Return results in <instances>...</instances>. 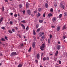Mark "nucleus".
Returning a JSON list of instances; mask_svg holds the SVG:
<instances>
[{
	"label": "nucleus",
	"mask_w": 67,
	"mask_h": 67,
	"mask_svg": "<svg viewBox=\"0 0 67 67\" xmlns=\"http://www.w3.org/2000/svg\"><path fill=\"white\" fill-rule=\"evenodd\" d=\"M45 47V43L42 44L40 47V49L41 51H44V48Z\"/></svg>",
	"instance_id": "f257e3e1"
},
{
	"label": "nucleus",
	"mask_w": 67,
	"mask_h": 67,
	"mask_svg": "<svg viewBox=\"0 0 67 67\" xmlns=\"http://www.w3.org/2000/svg\"><path fill=\"white\" fill-rule=\"evenodd\" d=\"M59 7L61 8H63V9H64L65 8V7L64 6V5L62 4V3H60V4Z\"/></svg>",
	"instance_id": "f03ea898"
},
{
	"label": "nucleus",
	"mask_w": 67,
	"mask_h": 67,
	"mask_svg": "<svg viewBox=\"0 0 67 67\" xmlns=\"http://www.w3.org/2000/svg\"><path fill=\"white\" fill-rule=\"evenodd\" d=\"M44 38H45V36H42V37L41 38V42H43V41H44Z\"/></svg>",
	"instance_id": "7ed1b4c3"
},
{
	"label": "nucleus",
	"mask_w": 67,
	"mask_h": 67,
	"mask_svg": "<svg viewBox=\"0 0 67 67\" xmlns=\"http://www.w3.org/2000/svg\"><path fill=\"white\" fill-rule=\"evenodd\" d=\"M16 53L15 52H14L12 53L10 55L11 56H13L14 55H16Z\"/></svg>",
	"instance_id": "20e7f679"
},
{
	"label": "nucleus",
	"mask_w": 67,
	"mask_h": 67,
	"mask_svg": "<svg viewBox=\"0 0 67 67\" xmlns=\"http://www.w3.org/2000/svg\"><path fill=\"white\" fill-rule=\"evenodd\" d=\"M44 35V33L43 32L42 33L41 32L39 34V37H41L42 36V35Z\"/></svg>",
	"instance_id": "39448f33"
},
{
	"label": "nucleus",
	"mask_w": 67,
	"mask_h": 67,
	"mask_svg": "<svg viewBox=\"0 0 67 67\" xmlns=\"http://www.w3.org/2000/svg\"><path fill=\"white\" fill-rule=\"evenodd\" d=\"M57 49L59 50V49H60V45H58L57 46Z\"/></svg>",
	"instance_id": "423d86ee"
},
{
	"label": "nucleus",
	"mask_w": 67,
	"mask_h": 67,
	"mask_svg": "<svg viewBox=\"0 0 67 67\" xmlns=\"http://www.w3.org/2000/svg\"><path fill=\"white\" fill-rule=\"evenodd\" d=\"M40 54H38L37 55V59H38L40 58Z\"/></svg>",
	"instance_id": "0eeeda50"
},
{
	"label": "nucleus",
	"mask_w": 67,
	"mask_h": 67,
	"mask_svg": "<svg viewBox=\"0 0 67 67\" xmlns=\"http://www.w3.org/2000/svg\"><path fill=\"white\" fill-rule=\"evenodd\" d=\"M35 42H34L32 44V47L33 48L35 47Z\"/></svg>",
	"instance_id": "6e6552de"
},
{
	"label": "nucleus",
	"mask_w": 67,
	"mask_h": 67,
	"mask_svg": "<svg viewBox=\"0 0 67 67\" xmlns=\"http://www.w3.org/2000/svg\"><path fill=\"white\" fill-rule=\"evenodd\" d=\"M39 12H41L42 11V8H39L38 9Z\"/></svg>",
	"instance_id": "1a4fd4ad"
},
{
	"label": "nucleus",
	"mask_w": 67,
	"mask_h": 67,
	"mask_svg": "<svg viewBox=\"0 0 67 67\" xmlns=\"http://www.w3.org/2000/svg\"><path fill=\"white\" fill-rule=\"evenodd\" d=\"M60 30V27L58 26L57 28V31H59Z\"/></svg>",
	"instance_id": "9d476101"
},
{
	"label": "nucleus",
	"mask_w": 67,
	"mask_h": 67,
	"mask_svg": "<svg viewBox=\"0 0 67 67\" xmlns=\"http://www.w3.org/2000/svg\"><path fill=\"white\" fill-rule=\"evenodd\" d=\"M52 21L53 22H54V21H56V18L55 17H54L52 19Z\"/></svg>",
	"instance_id": "9b49d317"
},
{
	"label": "nucleus",
	"mask_w": 67,
	"mask_h": 67,
	"mask_svg": "<svg viewBox=\"0 0 67 67\" xmlns=\"http://www.w3.org/2000/svg\"><path fill=\"white\" fill-rule=\"evenodd\" d=\"M33 33L34 35H36V33L35 32V30H33Z\"/></svg>",
	"instance_id": "f8f14e48"
},
{
	"label": "nucleus",
	"mask_w": 67,
	"mask_h": 67,
	"mask_svg": "<svg viewBox=\"0 0 67 67\" xmlns=\"http://www.w3.org/2000/svg\"><path fill=\"white\" fill-rule=\"evenodd\" d=\"M21 26H22V27L24 29H25V26H24V25L23 24H21Z\"/></svg>",
	"instance_id": "ddd939ff"
},
{
	"label": "nucleus",
	"mask_w": 67,
	"mask_h": 67,
	"mask_svg": "<svg viewBox=\"0 0 67 67\" xmlns=\"http://www.w3.org/2000/svg\"><path fill=\"white\" fill-rule=\"evenodd\" d=\"M58 51H56V53H55V56H57V55H58Z\"/></svg>",
	"instance_id": "4468645a"
},
{
	"label": "nucleus",
	"mask_w": 67,
	"mask_h": 67,
	"mask_svg": "<svg viewBox=\"0 0 67 67\" xmlns=\"http://www.w3.org/2000/svg\"><path fill=\"white\" fill-rule=\"evenodd\" d=\"M27 12L28 13V14H29V15H30L31 14V12H30V11L29 10H27Z\"/></svg>",
	"instance_id": "2eb2a0df"
},
{
	"label": "nucleus",
	"mask_w": 67,
	"mask_h": 67,
	"mask_svg": "<svg viewBox=\"0 0 67 67\" xmlns=\"http://www.w3.org/2000/svg\"><path fill=\"white\" fill-rule=\"evenodd\" d=\"M48 16H52V14L51 13H50L48 15Z\"/></svg>",
	"instance_id": "dca6fc26"
},
{
	"label": "nucleus",
	"mask_w": 67,
	"mask_h": 67,
	"mask_svg": "<svg viewBox=\"0 0 67 67\" xmlns=\"http://www.w3.org/2000/svg\"><path fill=\"white\" fill-rule=\"evenodd\" d=\"M45 6L46 8H48V4H47V3H46L45 4Z\"/></svg>",
	"instance_id": "f3484780"
},
{
	"label": "nucleus",
	"mask_w": 67,
	"mask_h": 67,
	"mask_svg": "<svg viewBox=\"0 0 67 67\" xmlns=\"http://www.w3.org/2000/svg\"><path fill=\"white\" fill-rule=\"evenodd\" d=\"M39 22H40V23H42L43 22V20H39Z\"/></svg>",
	"instance_id": "a211bd4d"
},
{
	"label": "nucleus",
	"mask_w": 67,
	"mask_h": 67,
	"mask_svg": "<svg viewBox=\"0 0 67 67\" xmlns=\"http://www.w3.org/2000/svg\"><path fill=\"white\" fill-rule=\"evenodd\" d=\"M62 16V14H60L59 16V19H60L61 18V17Z\"/></svg>",
	"instance_id": "6ab92c4d"
},
{
	"label": "nucleus",
	"mask_w": 67,
	"mask_h": 67,
	"mask_svg": "<svg viewBox=\"0 0 67 67\" xmlns=\"http://www.w3.org/2000/svg\"><path fill=\"white\" fill-rule=\"evenodd\" d=\"M46 58L45 57H44L43 58V60L44 61H45L46 60Z\"/></svg>",
	"instance_id": "aec40b11"
},
{
	"label": "nucleus",
	"mask_w": 67,
	"mask_h": 67,
	"mask_svg": "<svg viewBox=\"0 0 67 67\" xmlns=\"http://www.w3.org/2000/svg\"><path fill=\"white\" fill-rule=\"evenodd\" d=\"M2 20H3V18H2L0 20V23H1V22L2 21Z\"/></svg>",
	"instance_id": "412c9836"
},
{
	"label": "nucleus",
	"mask_w": 67,
	"mask_h": 67,
	"mask_svg": "<svg viewBox=\"0 0 67 67\" xmlns=\"http://www.w3.org/2000/svg\"><path fill=\"white\" fill-rule=\"evenodd\" d=\"M1 40L3 42V41H5V40L4 39L2 38L1 39Z\"/></svg>",
	"instance_id": "4be33fe9"
},
{
	"label": "nucleus",
	"mask_w": 67,
	"mask_h": 67,
	"mask_svg": "<svg viewBox=\"0 0 67 67\" xmlns=\"http://www.w3.org/2000/svg\"><path fill=\"white\" fill-rule=\"evenodd\" d=\"M19 8H21L22 7V5L21 4H20L19 5Z\"/></svg>",
	"instance_id": "5701e85b"
},
{
	"label": "nucleus",
	"mask_w": 67,
	"mask_h": 67,
	"mask_svg": "<svg viewBox=\"0 0 67 67\" xmlns=\"http://www.w3.org/2000/svg\"><path fill=\"white\" fill-rule=\"evenodd\" d=\"M17 36H19L20 38H21V36H20V34H17Z\"/></svg>",
	"instance_id": "b1692460"
},
{
	"label": "nucleus",
	"mask_w": 67,
	"mask_h": 67,
	"mask_svg": "<svg viewBox=\"0 0 67 67\" xmlns=\"http://www.w3.org/2000/svg\"><path fill=\"white\" fill-rule=\"evenodd\" d=\"M29 5V3H27L26 4V8H28Z\"/></svg>",
	"instance_id": "393cba45"
},
{
	"label": "nucleus",
	"mask_w": 67,
	"mask_h": 67,
	"mask_svg": "<svg viewBox=\"0 0 67 67\" xmlns=\"http://www.w3.org/2000/svg\"><path fill=\"white\" fill-rule=\"evenodd\" d=\"M67 14V13L65 12V13H64V16H66Z\"/></svg>",
	"instance_id": "a878e982"
},
{
	"label": "nucleus",
	"mask_w": 67,
	"mask_h": 67,
	"mask_svg": "<svg viewBox=\"0 0 67 67\" xmlns=\"http://www.w3.org/2000/svg\"><path fill=\"white\" fill-rule=\"evenodd\" d=\"M40 31V29H37L36 32L37 33V32H39Z\"/></svg>",
	"instance_id": "bb28decb"
},
{
	"label": "nucleus",
	"mask_w": 67,
	"mask_h": 67,
	"mask_svg": "<svg viewBox=\"0 0 67 67\" xmlns=\"http://www.w3.org/2000/svg\"><path fill=\"white\" fill-rule=\"evenodd\" d=\"M8 32L9 33H10L11 34H12V32L11 30H9Z\"/></svg>",
	"instance_id": "cd10ccee"
},
{
	"label": "nucleus",
	"mask_w": 67,
	"mask_h": 67,
	"mask_svg": "<svg viewBox=\"0 0 67 67\" xmlns=\"http://www.w3.org/2000/svg\"><path fill=\"white\" fill-rule=\"evenodd\" d=\"M65 26H66V25H64V26L63 27V30H64V29H66V27H65Z\"/></svg>",
	"instance_id": "c85d7f7f"
},
{
	"label": "nucleus",
	"mask_w": 67,
	"mask_h": 67,
	"mask_svg": "<svg viewBox=\"0 0 67 67\" xmlns=\"http://www.w3.org/2000/svg\"><path fill=\"white\" fill-rule=\"evenodd\" d=\"M28 51V52H31V48H30L29 49Z\"/></svg>",
	"instance_id": "c756f323"
},
{
	"label": "nucleus",
	"mask_w": 67,
	"mask_h": 67,
	"mask_svg": "<svg viewBox=\"0 0 67 67\" xmlns=\"http://www.w3.org/2000/svg\"><path fill=\"white\" fill-rule=\"evenodd\" d=\"M49 37L50 38H52V35L50 34L49 35Z\"/></svg>",
	"instance_id": "7c9ffc66"
},
{
	"label": "nucleus",
	"mask_w": 67,
	"mask_h": 67,
	"mask_svg": "<svg viewBox=\"0 0 67 67\" xmlns=\"http://www.w3.org/2000/svg\"><path fill=\"white\" fill-rule=\"evenodd\" d=\"M48 43H50V42H51V40H50L49 39H48Z\"/></svg>",
	"instance_id": "2f4dec72"
},
{
	"label": "nucleus",
	"mask_w": 67,
	"mask_h": 67,
	"mask_svg": "<svg viewBox=\"0 0 67 67\" xmlns=\"http://www.w3.org/2000/svg\"><path fill=\"white\" fill-rule=\"evenodd\" d=\"M18 67H22V65L21 64H19L18 65Z\"/></svg>",
	"instance_id": "473e14b6"
},
{
	"label": "nucleus",
	"mask_w": 67,
	"mask_h": 67,
	"mask_svg": "<svg viewBox=\"0 0 67 67\" xmlns=\"http://www.w3.org/2000/svg\"><path fill=\"white\" fill-rule=\"evenodd\" d=\"M39 25H38V24H37L36 25V28L37 29V28H38V27Z\"/></svg>",
	"instance_id": "72a5a7b5"
},
{
	"label": "nucleus",
	"mask_w": 67,
	"mask_h": 67,
	"mask_svg": "<svg viewBox=\"0 0 67 67\" xmlns=\"http://www.w3.org/2000/svg\"><path fill=\"white\" fill-rule=\"evenodd\" d=\"M45 13H44L43 14V16L44 18H45Z\"/></svg>",
	"instance_id": "f704fd0d"
},
{
	"label": "nucleus",
	"mask_w": 67,
	"mask_h": 67,
	"mask_svg": "<svg viewBox=\"0 0 67 67\" xmlns=\"http://www.w3.org/2000/svg\"><path fill=\"white\" fill-rule=\"evenodd\" d=\"M35 62L37 64V63H38V60H35Z\"/></svg>",
	"instance_id": "c9c22d12"
},
{
	"label": "nucleus",
	"mask_w": 67,
	"mask_h": 67,
	"mask_svg": "<svg viewBox=\"0 0 67 67\" xmlns=\"http://www.w3.org/2000/svg\"><path fill=\"white\" fill-rule=\"evenodd\" d=\"M65 38H66L65 36H63V39H65Z\"/></svg>",
	"instance_id": "e433bc0d"
},
{
	"label": "nucleus",
	"mask_w": 67,
	"mask_h": 67,
	"mask_svg": "<svg viewBox=\"0 0 67 67\" xmlns=\"http://www.w3.org/2000/svg\"><path fill=\"white\" fill-rule=\"evenodd\" d=\"M38 16H41V14L39 13H38Z\"/></svg>",
	"instance_id": "4c0bfd02"
},
{
	"label": "nucleus",
	"mask_w": 67,
	"mask_h": 67,
	"mask_svg": "<svg viewBox=\"0 0 67 67\" xmlns=\"http://www.w3.org/2000/svg\"><path fill=\"white\" fill-rule=\"evenodd\" d=\"M54 7H56L57 6V4H56V3H54Z\"/></svg>",
	"instance_id": "58836bf2"
},
{
	"label": "nucleus",
	"mask_w": 67,
	"mask_h": 67,
	"mask_svg": "<svg viewBox=\"0 0 67 67\" xmlns=\"http://www.w3.org/2000/svg\"><path fill=\"white\" fill-rule=\"evenodd\" d=\"M2 29L3 30H4L5 29V28H4V27H1Z\"/></svg>",
	"instance_id": "ea45409f"
},
{
	"label": "nucleus",
	"mask_w": 67,
	"mask_h": 67,
	"mask_svg": "<svg viewBox=\"0 0 67 67\" xmlns=\"http://www.w3.org/2000/svg\"><path fill=\"white\" fill-rule=\"evenodd\" d=\"M50 11H51V12H53V9L52 8H51L50 9Z\"/></svg>",
	"instance_id": "a19ab883"
},
{
	"label": "nucleus",
	"mask_w": 67,
	"mask_h": 67,
	"mask_svg": "<svg viewBox=\"0 0 67 67\" xmlns=\"http://www.w3.org/2000/svg\"><path fill=\"white\" fill-rule=\"evenodd\" d=\"M26 30H29V26H27L26 28Z\"/></svg>",
	"instance_id": "79ce46f5"
},
{
	"label": "nucleus",
	"mask_w": 67,
	"mask_h": 67,
	"mask_svg": "<svg viewBox=\"0 0 67 67\" xmlns=\"http://www.w3.org/2000/svg\"><path fill=\"white\" fill-rule=\"evenodd\" d=\"M25 10H24L23 11V13H24V14H25Z\"/></svg>",
	"instance_id": "37998d69"
},
{
	"label": "nucleus",
	"mask_w": 67,
	"mask_h": 67,
	"mask_svg": "<svg viewBox=\"0 0 67 67\" xmlns=\"http://www.w3.org/2000/svg\"><path fill=\"white\" fill-rule=\"evenodd\" d=\"M10 24H13V22H12V21H10Z\"/></svg>",
	"instance_id": "c03bdc74"
},
{
	"label": "nucleus",
	"mask_w": 67,
	"mask_h": 67,
	"mask_svg": "<svg viewBox=\"0 0 67 67\" xmlns=\"http://www.w3.org/2000/svg\"><path fill=\"white\" fill-rule=\"evenodd\" d=\"M46 59H47V60H49V58L48 57H47V58H46Z\"/></svg>",
	"instance_id": "a18cd8bd"
},
{
	"label": "nucleus",
	"mask_w": 67,
	"mask_h": 67,
	"mask_svg": "<svg viewBox=\"0 0 67 67\" xmlns=\"http://www.w3.org/2000/svg\"><path fill=\"white\" fill-rule=\"evenodd\" d=\"M61 63H62V62H61V61H59V64H61Z\"/></svg>",
	"instance_id": "49530a36"
},
{
	"label": "nucleus",
	"mask_w": 67,
	"mask_h": 67,
	"mask_svg": "<svg viewBox=\"0 0 67 67\" xmlns=\"http://www.w3.org/2000/svg\"><path fill=\"white\" fill-rule=\"evenodd\" d=\"M20 46H23V43L21 44H20Z\"/></svg>",
	"instance_id": "de8ad7c7"
},
{
	"label": "nucleus",
	"mask_w": 67,
	"mask_h": 67,
	"mask_svg": "<svg viewBox=\"0 0 67 67\" xmlns=\"http://www.w3.org/2000/svg\"><path fill=\"white\" fill-rule=\"evenodd\" d=\"M7 38H8V37H7L6 36H5V38L6 40H8V39H7Z\"/></svg>",
	"instance_id": "09e8293b"
},
{
	"label": "nucleus",
	"mask_w": 67,
	"mask_h": 67,
	"mask_svg": "<svg viewBox=\"0 0 67 67\" xmlns=\"http://www.w3.org/2000/svg\"><path fill=\"white\" fill-rule=\"evenodd\" d=\"M10 15H13V13H10Z\"/></svg>",
	"instance_id": "8fccbe9b"
},
{
	"label": "nucleus",
	"mask_w": 67,
	"mask_h": 67,
	"mask_svg": "<svg viewBox=\"0 0 67 67\" xmlns=\"http://www.w3.org/2000/svg\"><path fill=\"white\" fill-rule=\"evenodd\" d=\"M36 40V37H34V41H35V40Z\"/></svg>",
	"instance_id": "3c124183"
},
{
	"label": "nucleus",
	"mask_w": 67,
	"mask_h": 67,
	"mask_svg": "<svg viewBox=\"0 0 67 67\" xmlns=\"http://www.w3.org/2000/svg\"><path fill=\"white\" fill-rule=\"evenodd\" d=\"M14 16H15V17H17V15L16 14L14 15Z\"/></svg>",
	"instance_id": "603ef678"
},
{
	"label": "nucleus",
	"mask_w": 67,
	"mask_h": 67,
	"mask_svg": "<svg viewBox=\"0 0 67 67\" xmlns=\"http://www.w3.org/2000/svg\"><path fill=\"white\" fill-rule=\"evenodd\" d=\"M2 8H3L2 11H4V7H2Z\"/></svg>",
	"instance_id": "864d4df0"
},
{
	"label": "nucleus",
	"mask_w": 67,
	"mask_h": 67,
	"mask_svg": "<svg viewBox=\"0 0 67 67\" xmlns=\"http://www.w3.org/2000/svg\"><path fill=\"white\" fill-rule=\"evenodd\" d=\"M52 27L53 28H54L55 27V26H52Z\"/></svg>",
	"instance_id": "5fc2aeb1"
},
{
	"label": "nucleus",
	"mask_w": 67,
	"mask_h": 67,
	"mask_svg": "<svg viewBox=\"0 0 67 67\" xmlns=\"http://www.w3.org/2000/svg\"><path fill=\"white\" fill-rule=\"evenodd\" d=\"M12 31L13 32H15V30L14 29H12Z\"/></svg>",
	"instance_id": "6e6d98bb"
},
{
	"label": "nucleus",
	"mask_w": 67,
	"mask_h": 67,
	"mask_svg": "<svg viewBox=\"0 0 67 67\" xmlns=\"http://www.w3.org/2000/svg\"><path fill=\"white\" fill-rule=\"evenodd\" d=\"M43 55H44V53H42L41 55V56H43Z\"/></svg>",
	"instance_id": "4d7b16f0"
},
{
	"label": "nucleus",
	"mask_w": 67,
	"mask_h": 67,
	"mask_svg": "<svg viewBox=\"0 0 67 67\" xmlns=\"http://www.w3.org/2000/svg\"><path fill=\"white\" fill-rule=\"evenodd\" d=\"M21 22L23 23H25V21L24 20L23 21Z\"/></svg>",
	"instance_id": "13d9d810"
},
{
	"label": "nucleus",
	"mask_w": 67,
	"mask_h": 67,
	"mask_svg": "<svg viewBox=\"0 0 67 67\" xmlns=\"http://www.w3.org/2000/svg\"><path fill=\"white\" fill-rule=\"evenodd\" d=\"M37 12V11L36 10L34 12V13H36V12Z\"/></svg>",
	"instance_id": "bf43d9fd"
},
{
	"label": "nucleus",
	"mask_w": 67,
	"mask_h": 67,
	"mask_svg": "<svg viewBox=\"0 0 67 67\" xmlns=\"http://www.w3.org/2000/svg\"><path fill=\"white\" fill-rule=\"evenodd\" d=\"M5 2H8V0H5Z\"/></svg>",
	"instance_id": "052dcab7"
},
{
	"label": "nucleus",
	"mask_w": 67,
	"mask_h": 67,
	"mask_svg": "<svg viewBox=\"0 0 67 67\" xmlns=\"http://www.w3.org/2000/svg\"><path fill=\"white\" fill-rule=\"evenodd\" d=\"M57 58H56L55 59H54V60H55V61H56L57 60Z\"/></svg>",
	"instance_id": "680f3d73"
},
{
	"label": "nucleus",
	"mask_w": 67,
	"mask_h": 67,
	"mask_svg": "<svg viewBox=\"0 0 67 67\" xmlns=\"http://www.w3.org/2000/svg\"><path fill=\"white\" fill-rule=\"evenodd\" d=\"M15 29H16V30H18V28L16 27H15Z\"/></svg>",
	"instance_id": "e2e57ef3"
},
{
	"label": "nucleus",
	"mask_w": 67,
	"mask_h": 67,
	"mask_svg": "<svg viewBox=\"0 0 67 67\" xmlns=\"http://www.w3.org/2000/svg\"><path fill=\"white\" fill-rule=\"evenodd\" d=\"M58 44H60V42H58Z\"/></svg>",
	"instance_id": "0e129e2a"
},
{
	"label": "nucleus",
	"mask_w": 67,
	"mask_h": 67,
	"mask_svg": "<svg viewBox=\"0 0 67 67\" xmlns=\"http://www.w3.org/2000/svg\"><path fill=\"white\" fill-rule=\"evenodd\" d=\"M31 15L32 17H33V14H31Z\"/></svg>",
	"instance_id": "69168bd1"
},
{
	"label": "nucleus",
	"mask_w": 67,
	"mask_h": 67,
	"mask_svg": "<svg viewBox=\"0 0 67 67\" xmlns=\"http://www.w3.org/2000/svg\"><path fill=\"white\" fill-rule=\"evenodd\" d=\"M0 56H2V54H0Z\"/></svg>",
	"instance_id": "338daca9"
},
{
	"label": "nucleus",
	"mask_w": 67,
	"mask_h": 67,
	"mask_svg": "<svg viewBox=\"0 0 67 67\" xmlns=\"http://www.w3.org/2000/svg\"><path fill=\"white\" fill-rule=\"evenodd\" d=\"M40 67H43V66H42V65H41L40 66Z\"/></svg>",
	"instance_id": "774afa93"
}]
</instances>
